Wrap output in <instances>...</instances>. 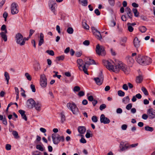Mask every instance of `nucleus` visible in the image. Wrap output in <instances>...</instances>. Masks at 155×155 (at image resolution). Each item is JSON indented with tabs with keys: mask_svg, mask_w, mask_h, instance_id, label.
<instances>
[{
	"mask_svg": "<svg viewBox=\"0 0 155 155\" xmlns=\"http://www.w3.org/2000/svg\"><path fill=\"white\" fill-rule=\"evenodd\" d=\"M102 62L106 68L110 71L117 73L121 69L126 74H128L129 72V69L117 59H114V61L111 59H104L102 60Z\"/></svg>",
	"mask_w": 155,
	"mask_h": 155,
	"instance_id": "1",
	"label": "nucleus"
},
{
	"mask_svg": "<svg viewBox=\"0 0 155 155\" xmlns=\"http://www.w3.org/2000/svg\"><path fill=\"white\" fill-rule=\"evenodd\" d=\"M15 39L16 43L21 46L25 45L26 40H28V38H23V36L20 33L16 34L15 36Z\"/></svg>",
	"mask_w": 155,
	"mask_h": 155,
	"instance_id": "2",
	"label": "nucleus"
},
{
	"mask_svg": "<svg viewBox=\"0 0 155 155\" xmlns=\"http://www.w3.org/2000/svg\"><path fill=\"white\" fill-rule=\"evenodd\" d=\"M52 137L54 144H58L60 141H63L64 137L63 136H61L57 134H53L52 135Z\"/></svg>",
	"mask_w": 155,
	"mask_h": 155,
	"instance_id": "3",
	"label": "nucleus"
},
{
	"mask_svg": "<svg viewBox=\"0 0 155 155\" xmlns=\"http://www.w3.org/2000/svg\"><path fill=\"white\" fill-rule=\"evenodd\" d=\"M84 62H85V64L83 67V71L84 73L88 75V73L87 72V69L86 67L87 65L96 64V63L95 61L92 59H86V60H84Z\"/></svg>",
	"mask_w": 155,
	"mask_h": 155,
	"instance_id": "4",
	"label": "nucleus"
},
{
	"mask_svg": "<svg viewBox=\"0 0 155 155\" xmlns=\"http://www.w3.org/2000/svg\"><path fill=\"white\" fill-rule=\"evenodd\" d=\"M67 106L72 111L73 114H77L78 113V109L74 103H67Z\"/></svg>",
	"mask_w": 155,
	"mask_h": 155,
	"instance_id": "5",
	"label": "nucleus"
},
{
	"mask_svg": "<svg viewBox=\"0 0 155 155\" xmlns=\"http://www.w3.org/2000/svg\"><path fill=\"white\" fill-rule=\"evenodd\" d=\"M48 4L49 8L54 15L56 14V8L57 5L55 1L54 0H50L48 2Z\"/></svg>",
	"mask_w": 155,
	"mask_h": 155,
	"instance_id": "6",
	"label": "nucleus"
},
{
	"mask_svg": "<svg viewBox=\"0 0 155 155\" xmlns=\"http://www.w3.org/2000/svg\"><path fill=\"white\" fill-rule=\"evenodd\" d=\"M137 62L142 65L149 64L152 62V59H137Z\"/></svg>",
	"mask_w": 155,
	"mask_h": 155,
	"instance_id": "7",
	"label": "nucleus"
},
{
	"mask_svg": "<svg viewBox=\"0 0 155 155\" xmlns=\"http://www.w3.org/2000/svg\"><path fill=\"white\" fill-rule=\"evenodd\" d=\"M11 13L12 15L17 14L19 12L18 6L16 3H13L11 6Z\"/></svg>",
	"mask_w": 155,
	"mask_h": 155,
	"instance_id": "8",
	"label": "nucleus"
},
{
	"mask_svg": "<svg viewBox=\"0 0 155 155\" xmlns=\"http://www.w3.org/2000/svg\"><path fill=\"white\" fill-rule=\"evenodd\" d=\"M40 84L43 87H45L47 85V79L44 74L40 75Z\"/></svg>",
	"mask_w": 155,
	"mask_h": 155,
	"instance_id": "9",
	"label": "nucleus"
},
{
	"mask_svg": "<svg viewBox=\"0 0 155 155\" xmlns=\"http://www.w3.org/2000/svg\"><path fill=\"white\" fill-rule=\"evenodd\" d=\"M84 60H83L82 59H78L77 60V63L78 65V67L79 69V70L81 71H83V67L84 66V65L85 64V62H84Z\"/></svg>",
	"mask_w": 155,
	"mask_h": 155,
	"instance_id": "10",
	"label": "nucleus"
},
{
	"mask_svg": "<svg viewBox=\"0 0 155 155\" xmlns=\"http://www.w3.org/2000/svg\"><path fill=\"white\" fill-rule=\"evenodd\" d=\"M97 54L99 55H105V52L104 47L100 46L99 44H97Z\"/></svg>",
	"mask_w": 155,
	"mask_h": 155,
	"instance_id": "11",
	"label": "nucleus"
},
{
	"mask_svg": "<svg viewBox=\"0 0 155 155\" xmlns=\"http://www.w3.org/2000/svg\"><path fill=\"white\" fill-rule=\"evenodd\" d=\"M147 114L150 119H152L155 117V110H153L152 108L148 109L147 110Z\"/></svg>",
	"mask_w": 155,
	"mask_h": 155,
	"instance_id": "12",
	"label": "nucleus"
},
{
	"mask_svg": "<svg viewBox=\"0 0 155 155\" xmlns=\"http://www.w3.org/2000/svg\"><path fill=\"white\" fill-rule=\"evenodd\" d=\"M101 123L104 124H108L110 122V120L107 117H105L104 114H102L100 117Z\"/></svg>",
	"mask_w": 155,
	"mask_h": 155,
	"instance_id": "13",
	"label": "nucleus"
},
{
	"mask_svg": "<svg viewBox=\"0 0 155 155\" xmlns=\"http://www.w3.org/2000/svg\"><path fill=\"white\" fill-rule=\"evenodd\" d=\"M104 81V76L102 71H100L98 77H97V85H101L103 83Z\"/></svg>",
	"mask_w": 155,
	"mask_h": 155,
	"instance_id": "14",
	"label": "nucleus"
},
{
	"mask_svg": "<svg viewBox=\"0 0 155 155\" xmlns=\"http://www.w3.org/2000/svg\"><path fill=\"white\" fill-rule=\"evenodd\" d=\"M34 107H35V110L37 111H40L41 110V103L38 101L35 102L33 106V108Z\"/></svg>",
	"mask_w": 155,
	"mask_h": 155,
	"instance_id": "15",
	"label": "nucleus"
},
{
	"mask_svg": "<svg viewBox=\"0 0 155 155\" xmlns=\"http://www.w3.org/2000/svg\"><path fill=\"white\" fill-rule=\"evenodd\" d=\"M35 103V102L33 99L32 98H30L27 101V105L29 107H31V108H32Z\"/></svg>",
	"mask_w": 155,
	"mask_h": 155,
	"instance_id": "16",
	"label": "nucleus"
},
{
	"mask_svg": "<svg viewBox=\"0 0 155 155\" xmlns=\"http://www.w3.org/2000/svg\"><path fill=\"white\" fill-rule=\"evenodd\" d=\"M40 37H39V41L38 43V45L39 46H41L44 42V35L43 34L41 33L40 34Z\"/></svg>",
	"mask_w": 155,
	"mask_h": 155,
	"instance_id": "17",
	"label": "nucleus"
},
{
	"mask_svg": "<svg viewBox=\"0 0 155 155\" xmlns=\"http://www.w3.org/2000/svg\"><path fill=\"white\" fill-rule=\"evenodd\" d=\"M140 41H139L138 38L136 37L134 39V46L137 48H138L140 46Z\"/></svg>",
	"mask_w": 155,
	"mask_h": 155,
	"instance_id": "18",
	"label": "nucleus"
},
{
	"mask_svg": "<svg viewBox=\"0 0 155 155\" xmlns=\"http://www.w3.org/2000/svg\"><path fill=\"white\" fill-rule=\"evenodd\" d=\"M18 112L21 114L22 118L25 121L27 120L26 115L25 114V112L24 110H18Z\"/></svg>",
	"mask_w": 155,
	"mask_h": 155,
	"instance_id": "19",
	"label": "nucleus"
},
{
	"mask_svg": "<svg viewBox=\"0 0 155 155\" xmlns=\"http://www.w3.org/2000/svg\"><path fill=\"white\" fill-rule=\"evenodd\" d=\"M7 32H1L0 35L2 39L4 41L6 42L7 40Z\"/></svg>",
	"mask_w": 155,
	"mask_h": 155,
	"instance_id": "20",
	"label": "nucleus"
},
{
	"mask_svg": "<svg viewBox=\"0 0 155 155\" xmlns=\"http://www.w3.org/2000/svg\"><path fill=\"white\" fill-rule=\"evenodd\" d=\"M120 148L121 151H123L129 148L128 146H126V145H124V142H121L120 145Z\"/></svg>",
	"mask_w": 155,
	"mask_h": 155,
	"instance_id": "21",
	"label": "nucleus"
},
{
	"mask_svg": "<svg viewBox=\"0 0 155 155\" xmlns=\"http://www.w3.org/2000/svg\"><path fill=\"white\" fill-rule=\"evenodd\" d=\"M86 128L84 127L80 126L78 128V130L81 134H84L86 131Z\"/></svg>",
	"mask_w": 155,
	"mask_h": 155,
	"instance_id": "22",
	"label": "nucleus"
},
{
	"mask_svg": "<svg viewBox=\"0 0 155 155\" xmlns=\"http://www.w3.org/2000/svg\"><path fill=\"white\" fill-rule=\"evenodd\" d=\"M143 80V76L142 74H139L136 77V82L137 83H140Z\"/></svg>",
	"mask_w": 155,
	"mask_h": 155,
	"instance_id": "23",
	"label": "nucleus"
},
{
	"mask_svg": "<svg viewBox=\"0 0 155 155\" xmlns=\"http://www.w3.org/2000/svg\"><path fill=\"white\" fill-rule=\"evenodd\" d=\"M79 4L84 6H86L87 5V0H78Z\"/></svg>",
	"mask_w": 155,
	"mask_h": 155,
	"instance_id": "24",
	"label": "nucleus"
},
{
	"mask_svg": "<svg viewBox=\"0 0 155 155\" xmlns=\"http://www.w3.org/2000/svg\"><path fill=\"white\" fill-rule=\"evenodd\" d=\"M128 16L130 18H131L133 16L131 10L129 7H127L125 10Z\"/></svg>",
	"mask_w": 155,
	"mask_h": 155,
	"instance_id": "25",
	"label": "nucleus"
},
{
	"mask_svg": "<svg viewBox=\"0 0 155 155\" xmlns=\"http://www.w3.org/2000/svg\"><path fill=\"white\" fill-rule=\"evenodd\" d=\"M4 76L5 80L7 81V84H8L9 80L10 79V76L8 73L7 72H5Z\"/></svg>",
	"mask_w": 155,
	"mask_h": 155,
	"instance_id": "26",
	"label": "nucleus"
},
{
	"mask_svg": "<svg viewBox=\"0 0 155 155\" xmlns=\"http://www.w3.org/2000/svg\"><path fill=\"white\" fill-rule=\"evenodd\" d=\"M127 40V38L126 37H124L121 39L120 43L121 45L124 46H125V43H126Z\"/></svg>",
	"mask_w": 155,
	"mask_h": 155,
	"instance_id": "27",
	"label": "nucleus"
},
{
	"mask_svg": "<svg viewBox=\"0 0 155 155\" xmlns=\"http://www.w3.org/2000/svg\"><path fill=\"white\" fill-rule=\"evenodd\" d=\"M92 32L93 35L96 37L97 36V30L94 27L92 26L91 27Z\"/></svg>",
	"mask_w": 155,
	"mask_h": 155,
	"instance_id": "28",
	"label": "nucleus"
},
{
	"mask_svg": "<svg viewBox=\"0 0 155 155\" xmlns=\"http://www.w3.org/2000/svg\"><path fill=\"white\" fill-rule=\"evenodd\" d=\"M139 29L142 33H145L146 31L147 28L145 26H142L139 27Z\"/></svg>",
	"mask_w": 155,
	"mask_h": 155,
	"instance_id": "29",
	"label": "nucleus"
},
{
	"mask_svg": "<svg viewBox=\"0 0 155 155\" xmlns=\"http://www.w3.org/2000/svg\"><path fill=\"white\" fill-rule=\"evenodd\" d=\"M74 29L72 27H68L67 30V32L70 34H72L74 32Z\"/></svg>",
	"mask_w": 155,
	"mask_h": 155,
	"instance_id": "30",
	"label": "nucleus"
},
{
	"mask_svg": "<svg viewBox=\"0 0 155 155\" xmlns=\"http://www.w3.org/2000/svg\"><path fill=\"white\" fill-rule=\"evenodd\" d=\"M130 98L128 96L124 97L122 99L123 102L126 104L128 103L130 101Z\"/></svg>",
	"mask_w": 155,
	"mask_h": 155,
	"instance_id": "31",
	"label": "nucleus"
},
{
	"mask_svg": "<svg viewBox=\"0 0 155 155\" xmlns=\"http://www.w3.org/2000/svg\"><path fill=\"white\" fill-rule=\"evenodd\" d=\"M83 28L84 29L88 30L89 29V25L85 22H83L82 24Z\"/></svg>",
	"mask_w": 155,
	"mask_h": 155,
	"instance_id": "32",
	"label": "nucleus"
},
{
	"mask_svg": "<svg viewBox=\"0 0 155 155\" xmlns=\"http://www.w3.org/2000/svg\"><path fill=\"white\" fill-rule=\"evenodd\" d=\"M12 134L14 136L15 138H18L19 137L18 132L16 131H13L12 132Z\"/></svg>",
	"mask_w": 155,
	"mask_h": 155,
	"instance_id": "33",
	"label": "nucleus"
},
{
	"mask_svg": "<svg viewBox=\"0 0 155 155\" xmlns=\"http://www.w3.org/2000/svg\"><path fill=\"white\" fill-rule=\"evenodd\" d=\"M1 29L2 31L1 32H7V31L6 29V27L5 25H3L2 26Z\"/></svg>",
	"mask_w": 155,
	"mask_h": 155,
	"instance_id": "34",
	"label": "nucleus"
},
{
	"mask_svg": "<svg viewBox=\"0 0 155 155\" xmlns=\"http://www.w3.org/2000/svg\"><path fill=\"white\" fill-rule=\"evenodd\" d=\"M141 90L143 93L144 94L146 95H148V93L147 89L144 87H141Z\"/></svg>",
	"mask_w": 155,
	"mask_h": 155,
	"instance_id": "35",
	"label": "nucleus"
},
{
	"mask_svg": "<svg viewBox=\"0 0 155 155\" xmlns=\"http://www.w3.org/2000/svg\"><path fill=\"white\" fill-rule=\"evenodd\" d=\"M61 118V123H64V122L65 121V116L63 114V113L62 112H61L60 114Z\"/></svg>",
	"mask_w": 155,
	"mask_h": 155,
	"instance_id": "36",
	"label": "nucleus"
},
{
	"mask_svg": "<svg viewBox=\"0 0 155 155\" xmlns=\"http://www.w3.org/2000/svg\"><path fill=\"white\" fill-rule=\"evenodd\" d=\"M145 130L147 131L152 132L153 130V128L152 127L148 126H146L144 127Z\"/></svg>",
	"mask_w": 155,
	"mask_h": 155,
	"instance_id": "37",
	"label": "nucleus"
},
{
	"mask_svg": "<svg viewBox=\"0 0 155 155\" xmlns=\"http://www.w3.org/2000/svg\"><path fill=\"white\" fill-rule=\"evenodd\" d=\"M135 16L137 17L139 16V12L136 8H133L132 10Z\"/></svg>",
	"mask_w": 155,
	"mask_h": 155,
	"instance_id": "38",
	"label": "nucleus"
},
{
	"mask_svg": "<svg viewBox=\"0 0 155 155\" xmlns=\"http://www.w3.org/2000/svg\"><path fill=\"white\" fill-rule=\"evenodd\" d=\"M127 61L128 64L130 65H132L134 62V59H127Z\"/></svg>",
	"mask_w": 155,
	"mask_h": 155,
	"instance_id": "39",
	"label": "nucleus"
},
{
	"mask_svg": "<svg viewBox=\"0 0 155 155\" xmlns=\"http://www.w3.org/2000/svg\"><path fill=\"white\" fill-rule=\"evenodd\" d=\"M118 95L120 97H123L125 95V93L121 90H119L117 92Z\"/></svg>",
	"mask_w": 155,
	"mask_h": 155,
	"instance_id": "40",
	"label": "nucleus"
},
{
	"mask_svg": "<svg viewBox=\"0 0 155 155\" xmlns=\"http://www.w3.org/2000/svg\"><path fill=\"white\" fill-rule=\"evenodd\" d=\"M25 76L28 80L31 81V77L28 73H26L25 74Z\"/></svg>",
	"mask_w": 155,
	"mask_h": 155,
	"instance_id": "41",
	"label": "nucleus"
},
{
	"mask_svg": "<svg viewBox=\"0 0 155 155\" xmlns=\"http://www.w3.org/2000/svg\"><path fill=\"white\" fill-rule=\"evenodd\" d=\"M75 56L77 57H80L82 55V51H76L75 53Z\"/></svg>",
	"mask_w": 155,
	"mask_h": 155,
	"instance_id": "42",
	"label": "nucleus"
},
{
	"mask_svg": "<svg viewBox=\"0 0 155 155\" xmlns=\"http://www.w3.org/2000/svg\"><path fill=\"white\" fill-rule=\"evenodd\" d=\"M36 148L37 149L41 151H42L44 150V149L42 146L40 145H37L36 146Z\"/></svg>",
	"mask_w": 155,
	"mask_h": 155,
	"instance_id": "43",
	"label": "nucleus"
},
{
	"mask_svg": "<svg viewBox=\"0 0 155 155\" xmlns=\"http://www.w3.org/2000/svg\"><path fill=\"white\" fill-rule=\"evenodd\" d=\"M46 52L48 54L52 56L54 55V52L52 50H48L46 51Z\"/></svg>",
	"mask_w": 155,
	"mask_h": 155,
	"instance_id": "44",
	"label": "nucleus"
},
{
	"mask_svg": "<svg viewBox=\"0 0 155 155\" xmlns=\"http://www.w3.org/2000/svg\"><path fill=\"white\" fill-rule=\"evenodd\" d=\"M107 107L106 105L105 104H102L100 106L99 109L101 110H102L103 109H105Z\"/></svg>",
	"mask_w": 155,
	"mask_h": 155,
	"instance_id": "45",
	"label": "nucleus"
},
{
	"mask_svg": "<svg viewBox=\"0 0 155 155\" xmlns=\"http://www.w3.org/2000/svg\"><path fill=\"white\" fill-rule=\"evenodd\" d=\"M90 41L89 40H86L83 43V44L86 46H88L90 45Z\"/></svg>",
	"mask_w": 155,
	"mask_h": 155,
	"instance_id": "46",
	"label": "nucleus"
},
{
	"mask_svg": "<svg viewBox=\"0 0 155 155\" xmlns=\"http://www.w3.org/2000/svg\"><path fill=\"white\" fill-rule=\"evenodd\" d=\"M11 146L10 144H7L6 145L5 149L7 150H11Z\"/></svg>",
	"mask_w": 155,
	"mask_h": 155,
	"instance_id": "47",
	"label": "nucleus"
},
{
	"mask_svg": "<svg viewBox=\"0 0 155 155\" xmlns=\"http://www.w3.org/2000/svg\"><path fill=\"white\" fill-rule=\"evenodd\" d=\"M128 30L130 32H132L134 30L133 28L130 25H128Z\"/></svg>",
	"mask_w": 155,
	"mask_h": 155,
	"instance_id": "48",
	"label": "nucleus"
},
{
	"mask_svg": "<svg viewBox=\"0 0 155 155\" xmlns=\"http://www.w3.org/2000/svg\"><path fill=\"white\" fill-rule=\"evenodd\" d=\"M33 155H40L41 152L38 150L34 151L32 153Z\"/></svg>",
	"mask_w": 155,
	"mask_h": 155,
	"instance_id": "49",
	"label": "nucleus"
},
{
	"mask_svg": "<svg viewBox=\"0 0 155 155\" xmlns=\"http://www.w3.org/2000/svg\"><path fill=\"white\" fill-rule=\"evenodd\" d=\"M132 104H129L126 106V108L127 110H130L132 107Z\"/></svg>",
	"mask_w": 155,
	"mask_h": 155,
	"instance_id": "50",
	"label": "nucleus"
},
{
	"mask_svg": "<svg viewBox=\"0 0 155 155\" xmlns=\"http://www.w3.org/2000/svg\"><path fill=\"white\" fill-rule=\"evenodd\" d=\"M80 90V88L78 86H75L73 90L74 91H78Z\"/></svg>",
	"mask_w": 155,
	"mask_h": 155,
	"instance_id": "51",
	"label": "nucleus"
},
{
	"mask_svg": "<svg viewBox=\"0 0 155 155\" xmlns=\"http://www.w3.org/2000/svg\"><path fill=\"white\" fill-rule=\"evenodd\" d=\"M8 13L6 12H5L3 14V17L5 18V21L6 20V18L8 17Z\"/></svg>",
	"mask_w": 155,
	"mask_h": 155,
	"instance_id": "52",
	"label": "nucleus"
},
{
	"mask_svg": "<svg viewBox=\"0 0 155 155\" xmlns=\"http://www.w3.org/2000/svg\"><path fill=\"white\" fill-rule=\"evenodd\" d=\"M70 48L68 47L67 48L64 50V53L66 54H67L70 51Z\"/></svg>",
	"mask_w": 155,
	"mask_h": 155,
	"instance_id": "53",
	"label": "nucleus"
},
{
	"mask_svg": "<svg viewBox=\"0 0 155 155\" xmlns=\"http://www.w3.org/2000/svg\"><path fill=\"white\" fill-rule=\"evenodd\" d=\"M97 39H99L100 40H101L102 39V36L100 32L97 31Z\"/></svg>",
	"mask_w": 155,
	"mask_h": 155,
	"instance_id": "54",
	"label": "nucleus"
},
{
	"mask_svg": "<svg viewBox=\"0 0 155 155\" xmlns=\"http://www.w3.org/2000/svg\"><path fill=\"white\" fill-rule=\"evenodd\" d=\"M35 31V30L31 29H30L29 31V38H30L32 35V34L34 33Z\"/></svg>",
	"mask_w": 155,
	"mask_h": 155,
	"instance_id": "55",
	"label": "nucleus"
},
{
	"mask_svg": "<svg viewBox=\"0 0 155 155\" xmlns=\"http://www.w3.org/2000/svg\"><path fill=\"white\" fill-rule=\"evenodd\" d=\"M91 119L93 122H97V117L96 116H93Z\"/></svg>",
	"mask_w": 155,
	"mask_h": 155,
	"instance_id": "56",
	"label": "nucleus"
},
{
	"mask_svg": "<svg viewBox=\"0 0 155 155\" xmlns=\"http://www.w3.org/2000/svg\"><path fill=\"white\" fill-rule=\"evenodd\" d=\"M30 86L32 90V91L33 92H35L36 91V89H35V86L33 84H31V85Z\"/></svg>",
	"mask_w": 155,
	"mask_h": 155,
	"instance_id": "57",
	"label": "nucleus"
},
{
	"mask_svg": "<svg viewBox=\"0 0 155 155\" xmlns=\"http://www.w3.org/2000/svg\"><path fill=\"white\" fill-rule=\"evenodd\" d=\"M75 53L74 50L73 49H71L70 51V54L72 56L74 55Z\"/></svg>",
	"mask_w": 155,
	"mask_h": 155,
	"instance_id": "58",
	"label": "nucleus"
},
{
	"mask_svg": "<svg viewBox=\"0 0 155 155\" xmlns=\"http://www.w3.org/2000/svg\"><path fill=\"white\" fill-rule=\"evenodd\" d=\"M3 123L5 125H7V120L5 118V116H4V119L2 120Z\"/></svg>",
	"mask_w": 155,
	"mask_h": 155,
	"instance_id": "59",
	"label": "nucleus"
},
{
	"mask_svg": "<svg viewBox=\"0 0 155 155\" xmlns=\"http://www.w3.org/2000/svg\"><path fill=\"white\" fill-rule=\"evenodd\" d=\"M84 95V92L82 91H80L78 93V95L80 97H82Z\"/></svg>",
	"mask_w": 155,
	"mask_h": 155,
	"instance_id": "60",
	"label": "nucleus"
},
{
	"mask_svg": "<svg viewBox=\"0 0 155 155\" xmlns=\"http://www.w3.org/2000/svg\"><path fill=\"white\" fill-rule=\"evenodd\" d=\"M87 99L88 100L90 101H92L94 100V98L93 96L91 95L88 97Z\"/></svg>",
	"mask_w": 155,
	"mask_h": 155,
	"instance_id": "61",
	"label": "nucleus"
},
{
	"mask_svg": "<svg viewBox=\"0 0 155 155\" xmlns=\"http://www.w3.org/2000/svg\"><path fill=\"white\" fill-rule=\"evenodd\" d=\"M116 112L118 114H121L122 112V110L120 108H118L117 109Z\"/></svg>",
	"mask_w": 155,
	"mask_h": 155,
	"instance_id": "62",
	"label": "nucleus"
},
{
	"mask_svg": "<svg viewBox=\"0 0 155 155\" xmlns=\"http://www.w3.org/2000/svg\"><path fill=\"white\" fill-rule=\"evenodd\" d=\"M127 128V125L124 124H123L121 126V129L123 130H126Z\"/></svg>",
	"mask_w": 155,
	"mask_h": 155,
	"instance_id": "63",
	"label": "nucleus"
},
{
	"mask_svg": "<svg viewBox=\"0 0 155 155\" xmlns=\"http://www.w3.org/2000/svg\"><path fill=\"white\" fill-rule=\"evenodd\" d=\"M148 117V116L146 114H143L142 116V118L144 120H146Z\"/></svg>",
	"mask_w": 155,
	"mask_h": 155,
	"instance_id": "64",
	"label": "nucleus"
}]
</instances>
